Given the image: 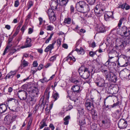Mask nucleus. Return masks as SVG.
Returning a JSON list of instances; mask_svg holds the SVG:
<instances>
[{
  "mask_svg": "<svg viewBox=\"0 0 130 130\" xmlns=\"http://www.w3.org/2000/svg\"><path fill=\"white\" fill-rule=\"evenodd\" d=\"M94 68L90 65L88 68L81 67L78 70V72L80 76L83 78L87 79L90 75V72L93 71Z\"/></svg>",
  "mask_w": 130,
  "mask_h": 130,
  "instance_id": "f257e3e1",
  "label": "nucleus"
},
{
  "mask_svg": "<svg viewBox=\"0 0 130 130\" xmlns=\"http://www.w3.org/2000/svg\"><path fill=\"white\" fill-rule=\"evenodd\" d=\"M76 8L78 11L83 13L86 12L90 10L88 5L83 1H79L76 4Z\"/></svg>",
  "mask_w": 130,
  "mask_h": 130,
  "instance_id": "f03ea898",
  "label": "nucleus"
},
{
  "mask_svg": "<svg viewBox=\"0 0 130 130\" xmlns=\"http://www.w3.org/2000/svg\"><path fill=\"white\" fill-rule=\"evenodd\" d=\"M116 61L118 62V65L121 67H125L129 64L126 56L122 55L119 56Z\"/></svg>",
  "mask_w": 130,
  "mask_h": 130,
  "instance_id": "7ed1b4c3",
  "label": "nucleus"
},
{
  "mask_svg": "<svg viewBox=\"0 0 130 130\" xmlns=\"http://www.w3.org/2000/svg\"><path fill=\"white\" fill-rule=\"evenodd\" d=\"M72 95L73 96H77L80 93L82 90L79 86L77 85L73 86L71 88Z\"/></svg>",
  "mask_w": 130,
  "mask_h": 130,
  "instance_id": "20e7f679",
  "label": "nucleus"
},
{
  "mask_svg": "<svg viewBox=\"0 0 130 130\" xmlns=\"http://www.w3.org/2000/svg\"><path fill=\"white\" fill-rule=\"evenodd\" d=\"M117 50L116 48H114L112 49L108 53V56L109 59H108V61L109 59H111L115 57H118V54L117 51Z\"/></svg>",
  "mask_w": 130,
  "mask_h": 130,
  "instance_id": "39448f33",
  "label": "nucleus"
},
{
  "mask_svg": "<svg viewBox=\"0 0 130 130\" xmlns=\"http://www.w3.org/2000/svg\"><path fill=\"white\" fill-rule=\"evenodd\" d=\"M17 94L19 98L21 100H25L27 96V93L24 90H19Z\"/></svg>",
  "mask_w": 130,
  "mask_h": 130,
  "instance_id": "423d86ee",
  "label": "nucleus"
},
{
  "mask_svg": "<svg viewBox=\"0 0 130 130\" xmlns=\"http://www.w3.org/2000/svg\"><path fill=\"white\" fill-rule=\"evenodd\" d=\"M85 105L87 110L89 111L92 110L94 107L93 100L87 99L85 102Z\"/></svg>",
  "mask_w": 130,
  "mask_h": 130,
  "instance_id": "0eeeda50",
  "label": "nucleus"
},
{
  "mask_svg": "<svg viewBox=\"0 0 130 130\" xmlns=\"http://www.w3.org/2000/svg\"><path fill=\"white\" fill-rule=\"evenodd\" d=\"M127 125V122L123 119H121L119 121L118 123V127L120 129L125 128Z\"/></svg>",
  "mask_w": 130,
  "mask_h": 130,
  "instance_id": "6e6552de",
  "label": "nucleus"
},
{
  "mask_svg": "<svg viewBox=\"0 0 130 130\" xmlns=\"http://www.w3.org/2000/svg\"><path fill=\"white\" fill-rule=\"evenodd\" d=\"M122 36L128 37L130 39V29L129 30L125 26L122 27Z\"/></svg>",
  "mask_w": 130,
  "mask_h": 130,
  "instance_id": "1a4fd4ad",
  "label": "nucleus"
},
{
  "mask_svg": "<svg viewBox=\"0 0 130 130\" xmlns=\"http://www.w3.org/2000/svg\"><path fill=\"white\" fill-rule=\"evenodd\" d=\"M101 72L103 73L104 75L105 76V77L106 79L109 81L110 78L112 74L113 73L111 72L108 69L107 70L102 69L101 70Z\"/></svg>",
  "mask_w": 130,
  "mask_h": 130,
  "instance_id": "9d476101",
  "label": "nucleus"
},
{
  "mask_svg": "<svg viewBox=\"0 0 130 130\" xmlns=\"http://www.w3.org/2000/svg\"><path fill=\"white\" fill-rule=\"evenodd\" d=\"M98 81L96 83V85L100 87H103L105 83V81L104 79L99 77L98 78Z\"/></svg>",
  "mask_w": 130,
  "mask_h": 130,
  "instance_id": "9b49d317",
  "label": "nucleus"
},
{
  "mask_svg": "<svg viewBox=\"0 0 130 130\" xmlns=\"http://www.w3.org/2000/svg\"><path fill=\"white\" fill-rule=\"evenodd\" d=\"M31 39L30 38H27L26 40L24 45L21 46V48H23L31 46Z\"/></svg>",
  "mask_w": 130,
  "mask_h": 130,
  "instance_id": "f8f14e48",
  "label": "nucleus"
},
{
  "mask_svg": "<svg viewBox=\"0 0 130 130\" xmlns=\"http://www.w3.org/2000/svg\"><path fill=\"white\" fill-rule=\"evenodd\" d=\"M97 32L99 33L104 32L106 31L105 28L103 25L100 24L97 27Z\"/></svg>",
  "mask_w": 130,
  "mask_h": 130,
  "instance_id": "ddd939ff",
  "label": "nucleus"
},
{
  "mask_svg": "<svg viewBox=\"0 0 130 130\" xmlns=\"http://www.w3.org/2000/svg\"><path fill=\"white\" fill-rule=\"evenodd\" d=\"M130 41V40L127 38L123 39L121 42V44L120 46L121 47L125 46L126 45L128 44Z\"/></svg>",
  "mask_w": 130,
  "mask_h": 130,
  "instance_id": "4468645a",
  "label": "nucleus"
},
{
  "mask_svg": "<svg viewBox=\"0 0 130 130\" xmlns=\"http://www.w3.org/2000/svg\"><path fill=\"white\" fill-rule=\"evenodd\" d=\"M7 109V106L5 104H0V113H2L5 112Z\"/></svg>",
  "mask_w": 130,
  "mask_h": 130,
  "instance_id": "2eb2a0df",
  "label": "nucleus"
},
{
  "mask_svg": "<svg viewBox=\"0 0 130 130\" xmlns=\"http://www.w3.org/2000/svg\"><path fill=\"white\" fill-rule=\"evenodd\" d=\"M66 60L70 64H72V63L75 62L76 61V59L74 57L72 58L71 57L68 56L66 58Z\"/></svg>",
  "mask_w": 130,
  "mask_h": 130,
  "instance_id": "dca6fc26",
  "label": "nucleus"
},
{
  "mask_svg": "<svg viewBox=\"0 0 130 130\" xmlns=\"http://www.w3.org/2000/svg\"><path fill=\"white\" fill-rule=\"evenodd\" d=\"M13 118L10 115H7L4 118V121L6 122L8 124H10L12 122V120Z\"/></svg>",
  "mask_w": 130,
  "mask_h": 130,
  "instance_id": "f3484780",
  "label": "nucleus"
},
{
  "mask_svg": "<svg viewBox=\"0 0 130 130\" xmlns=\"http://www.w3.org/2000/svg\"><path fill=\"white\" fill-rule=\"evenodd\" d=\"M57 3L61 6H65L67 4L69 0H56Z\"/></svg>",
  "mask_w": 130,
  "mask_h": 130,
  "instance_id": "a211bd4d",
  "label": "nucleus"
},
{
  "mask_svg": "<svg viewBox=\"0 0 130 130\" xmlns=\"http://www.w3.org/2000/svg\"><path fill=\"white\" fill-rule=\"evenodd\" d=\"M113 13L112 12H108L104 16V19L106 21L108 20L109 18L112 17Z\"/></svg>",
  "mask_w": 130,
  "mask_h": 130,
  "instance_id": "6ab92c4d",
  "label": "nucleus"
},
{
  "mask_svg": "<svg viewBox=\"0 0 130 130\" xmlns=\"http://www.w3.org/2000/svg\"><path fill=\"white\" fill-rule=\"evenodd\" d=\"M32 93L34 95H38L39 94L38 89L36 87H34L32 90Z\"/></svg>",
  "mask_w": 130,
  "mask_h": 130,
  "instance_id": "aec40b11",
  "label": "nucleus"
},
{
  "mask_svg": "<svg viewBox=\"0 0 130 130\" xmlns=\"http://www.w3.org/2000/svg\"><path fill=\"white\" fill-rule=\"evenodd\" d=\"M58 3H57L56 1L52 2L50 4V6L52 9L54 10H56L57 9V5Z\"/></svg>",
  "mask_w": 130,
  "mask_h": 130,
  "instance_id": "412c9836",
  "label": "nucleus"
},
{
  "mask_svg": "<svg viewBox=\"0 0 130 130\" xmlns=\"http://www.w3.org/2000/svg\"><path fill=\"white\" fill-rule=\"evenodd\" d=\"M17 72V71L15 70L14 71H11L7 74L8 78H12L13 77L14 75H15Z\"/></svg>",
  "mask_w": 130,
  "mask_h": 130,
  "instance_id": "4be33fe9",
  "label": "nucleus"
},
{
  "mask_svg": "<svg viewBox=\"0 0 130 130\" xmlns=\"http://www.w3.org/2000/svg\"><path fill=\"white\" fill-rule=\"evenodd\" d=\"M75 50L77 52L78 54L79 55H82L84 54L85 53V51L81 47L79 49L78 48H76Z\"/></svg>",
  "mask_w": 130,
  "mask_h": 130,
  "instance_id": "5701e85b",
  "label": "nucleus"
},
{
  "mask_svg": "<svg viewBox=\"0 0 130 130\" xmlns=\"http://www.w3.org/2000/svg\"><path fill=\"white\" fill-rule=\"evenodd\" d=\"M99 6V5H97L96 6L94 9L95 12V13L96 15L98 17H100L102 15L99 12V11H97L98 10V8Z\"/></svg>",
  "mask_w": 130,
  "mask_h": 130,
  "instance_id": "b1692460",
  "label": "nucleus"
},
{
  "mask_svg": "<svg viewBox=\"0 0 130 130\" xmlns=\"http://www.w3.org/2000/svg\"><path fill=\"white\" fill-rule=\"evenodd\" d=\"M40 127V129L43 128L44 126H47V125L46 123L44 120H43L40 123L39 125Z\"/></svg>",
  "mask_w": 130,
  "mask_h": 130,
  "instance_id": "393cba45",
  "label": "nucleus"
},
{
  "mask_svg": "<svg viewBox=\"0 0 130 130\" xmlns=\"http://www.w3.org/2000/svg\"><path fill=\"white\" fill-rule=\"evenodd\" d=\"M71 22V19L69 18H66L64 19L63 23L65 24H70Z\"/></svg>",
  "mask_w": 130,
  "mask_h": 130,
  "instance_id": "a878e982",
  "label": "nucleus"
},
{
  "mask_svg": "<svg viewBox=\"0 0 130 130\" xmlns=\"http://www.w3.org/2000/svg\"><path fill=\"white\" fill-rule=\"evenodd\" d=\"M70 117L68 116L66 117L64 119V121L65 122H64V124L66 125L68 124L69 123V120L70 119Z\"/></svg>",
  "mask_w": 130,
  "mask_h": 130,
  "instance_id": "bb28decb",
  "label": "nucleus"
},
{
  "mask_svg": "<svg viewBox=\"0 0 130 130\" xmlns=\"http://www.w3.org/2000/svg\"><path fill=\"white\" fill-rule=\"evenodd\" d=\"M29 64L28 62L25 61L24 60L22 62V63L21 64V68H23L27 66Z\"/></svg>",
  "mask_w": 130,
  "mask_h": 130,
  "instance_id": "cd10ccee",
  "label": "nucleus"
},
{
  "mask_svg": "<svg viewBox=\"0 0 130 130\" xmlns=\"http://www.w3.org/2000/svg\"><path fill=\"white\" fill-rule=\"evenodd\" d=\"M47 13L48 14L49 17H52L55 15L54 12L52 9H48Z\"/></svg>",
  "mask_w": 130,
  "mask_h": 130,
  "instance_id": "c85d7f7f",
  "label": "nucleus"
},
{
  "mask_svg": "<svg viewBox=\"0 0 130 130\" xmlns=\"http://www.w3.org/2000/svg\"><path fill=\"white\" fill-rule=\"evenodd\" d=\"M92 118L95 120L96 119L97 117V115L96 113L94 110H93L92 111Z\"/></svg>",
  "mask_w": 130,
  "mask_h": 130,
  "instance_id": "c756f323",
  "label": "nucleus"
},
{
  "mask_svg": "<svg viewBox=\"0 0 130 130\" xmlns=\"http://www.w3.org/2000/svg\"><path fill=\"white\" fill-rule=\"evenodd\" d=\"M10 47L11 46H7L4 51V52L3 54V56L6 53H7L9 51Z\"/></svg>",
  "mask_w": 130,
  "mask_h": 130,
  "instance_id": "7c9ffc66",
  "label": "nucleus"
},
{
  "mask_svg": "<svg viewBox=\"0 0 130 130\" xmlns=\"http://www.w3.org/2000/svg\"><path fill=\"white\" fill-rule=\"evenodd\" d=\"M110 78L109 80H110L112 82L116 81L117 80L116 76L115 75L113 74V73L111 75Z\"/></svg>",
  "mask_w": 130,
  "mask_h": 130,
  "instance_id": "2f4dec72",
  "label": "nucleus"
},
{
  "mask_svg": "<svg viewBox=\"0 0 130 130\" xmlns=\"http://www.w3.org/2000/svg\"><path fill=\"white\" fill-rule=\"evenodd\" d=\"M50 92L46 90L45 93L44 95V98H46V100H48L49 98Z\"/></svg>",
  "mask_w": 130,
  "mask_h": 130,
  "instance_id": "473e14b6",
  "label": "nucleus"
},
{
  "mask_svg": "<svg viewBox=\"0 0 130 130\" xmlns=\"http://www.w3.org/2000/svg\"><path fill=\"white\" fill-rule=\"evenodd\" d=\"M117 32L118 34L122 36V27L121 28H118L117 29Z\"/></svg>",
  "mask_w": 130,
  "mask_h": 130,
  "instance_id": "72a5a7b5",
  "label": "nucleus"
},
{
  "mask_svg": "<svg viewBox=\"0 0 130 130\" xmlns=\"http://www.w3.org/2000/svg\"><path fill=\"white\" fill-rule=\"evenodd\" d=\"M124 20V18L123 17L122 18L120 19L119 21V22L118 24V27H121L123 21Z\"/></svg>",
  "mask_w": 130,
  "mask_h": 130,
  "instance_id": "f704fd0d",
  "label": "nucleus"
},
{
  "mask_svg": "<svg viewBox=\"0 0 130 130\" xmlns=\"http://www.w3.org/2000/svg\"><path fill=\"white\" fill-rule=\"evenodd\" d=\"M56 41L54 40L52 41V44H50L48 46L51 50L54 48V45L56 43Z\"/></svg>",
  "mask_w": 130,
  "mask_h": 130,
  "instance_id": "c9c22d12",
  "label": "nucleus"
},
{
  "mask_svg": "<svg viewBox=\"0 0 130 130\" xmlns=\"http://www.w3.org/2000/svg\"><path fill=\"white\" fill-rule=\"evenodd\" d=\"M77 110L79 113L80 115L82 116V115H83L84 114V109L82 108L78 109H77Z\"/></svg>",
  "mask_w": 130,
  "mask_h": 130,
  "instance_id": "e433bc0d",
  "label": "nucleus"
},
{
  "mask_svg": "<svg viewBox=\"0 0 130 130\" xmlns=\"http://www.w3.org/2000/svg\"><path fill=\"white\" fill-rule=\"evenodd\" d=\"M37 71V70L36 67L32 66L31 67V72L32 74L34 75Z\"/></svg>",
  "mask_w": 130,
  "mask_h": 130,
  "instance_id": "4c0bfd02",
  "label": "nucleus"
},
{
  "mask_svg": "<svg viewBox=\"0 0 130 130\" xmlns=\"http://www.w3.org/2000/svg\"><path fill=\"white\" fill-rule=\"evenodd\" d=\"M38 20L39 22V25H41L42 24H44L45 21V20H43V19L41 17H39L38 18Z\"/></svg>",
  "mask_w": 130,
  "mask_h": 130,
  "instance_id": "58836bf2",
  "label": "nucleus"
},
{
  "mask_svg": "<svg viewBox=\"0 0 130 130\" xmlns=\"http://www.w3.org/2000/svg\"><path fill=\"white\" fill-rule=\"evenodd\" d=\"M71 81L75 84H77L79 83L80 81L78 80H76L74 78L72 77L71 78Z\"/></svg>",
  "mask_w": 130,
  "mask_h": 130,
  "instance_id": "ea45409f",
  "label": "nucleus"
},
{
  "mask_svg": "<svg viewBox=\"0 0 130 130\" xmlns=\"http://www.w3.org/2000/svg\"><path fill=\"white\" fill-rule=\"evenodd\" d=\"M39 81L41 83H43L46 82H47L49 81L48 79H47L45 77H44L43 79H40Z\"/></svg>",
  "mask_w": 130,
  "mask_h": 130,
  "instance_id": "a19ab883",
  "label": "nucleus"
},
{
  "mask_svg": "<svg viewBox=\"0 0 130 130\" xmlns=\"http://www.w3.org/2000/svg\"><path fill=\"white\" fill-rule=\"evenodd\" d=\"M49 18L50 21L52 22L54 21L56 19V18L55 15L49 17Z\"/></svg>",
  "mask_w": 130,
  "mask_h": 130,
  "instance_id": "79ce46f5",
  "label": "nucleus"
},
{
  "mask_svg": "<svg viewBox=\"0 0 130 130\" xmlns=\"http://www.w3.org/2000/svg\"><path fill=\"white\" fill-rule=\"evenodd\" d=\"M53 29V27L50 25L48 26L47 27L46 30H47L52 31Z\"/></svg>",
  "mask_w": 130,
  "mask_h": 130,
  "instance_id": "37998d69",
  "label": "nucleus"
},
{
  "mask_svg": "<svg viewBox=\"0 0 130 130\" xmlns=\"http://www.w3.org/2000/svg\"><path fill=\"white\" fill-rule=\"evenodd\" d=\"M53 34L52 33L51 34L49 37L48 39L45 41V43H48L51 40L53 36Z\"/></svg>",
  "mask_w": 130,
  "mask_h": 130,
  "instance_id": "c03bdc74",
  "label": "nucleus"
},
{
  "mask_svg": "<svg viewBox=\"0 0 130 130\" xmlns=\"http://www.w3.org/2000/svg\"><path fill=\"white\" fill-rule=\"evenodd\" d=\"M33 3L31 1L29 2L28 3V9H29L33 5Z\"/></svg>",
  "mask_w": 130,
  "mask_h": 130,
  "instance_id": "a18cd8bd",
  "label": "nucleus"
},
{
  "mask_svg": "<svg viewBox=\"0 0 130 130\" xmlns=\"http://www.w3.org/2000/svg\"><path fill=\"white\" fill-rule=\"evenodd\" d=\"M64 6H61V5H60V4H58L57 7V9H58V10L60 11H61L62 10V7H63Z\"/></svg>",
  "mask_w": 130,
  "mask_h": 130,
  "instance_id": "49530a36",
  "label": "nucleus"
},
{
  "mask_svg": "<svg viewBox=\"0 0 130 130\" xmlns=\"http://www.w3.org/2000/svg\"><path fill=\"white\" fill-rule=\"evenodd\" d=\"M53 97L55 101L59 97V95L58 93H56L53 95Z\"/></svg>",
  "mask_w": 130,
  "mask_h": 130,
  "instance_id": "de8ad7c7",
  "label": "nucleus"
},
{
  "mask_svg": "<svg viewBox=\"0 0 130 130\" xmlns=\"http://www.w3.org/2000/svg\"><path fill=\"white\" fill-rule=\"evenodd\" d=\"M57 56V55H55L53 56H52L50 59V60L51 61L55 60Z\"/></svg>",
  "mask_w": 130,
  "mask_h": 130,
  "instance_id": "09e8293b",
  "label": "nucleus"
},
{
  "mask_svg": "<svg viewBox=\"0 0 130 130\" xmlns=\"http://www.w3.org/2000/svg\"><path fill=\"white\" fill-rule=\"evenodd\" d=\"M88 3L90 5H92L95 2V0H86Z\"/></svg>",
  "mask_w": 130,
  "mask_h": 130,
  "instance_id": "8fccbe9b",
  "label": "nucleus"
},
{
  "mask_svg": "<svg viewBox=\"0 0 130 130\" xmlns=\"http://www.w3.org/2000/svg\"><path fill=\"white\" fill-rule=\"evenodd\" d=\"M34 98L35 97L34 96H32L31 97L29 96V98L28 99L30 102H35V100Z\"/></svg>",
  "mask_w": 130,
  "mask_h": 130,
  "instance_id": "3c124183",
  "label": "nucleus"
},
{
  "mask_svg": "<svg viewBox=\"0 0 130 130\" xmlns=\"http://www.w3.org/2000/svg\"><path fill=\"white\" fill-rule=\"evenodd\" d=\"M126 5V3H125L122 5H120L119 6V8H122V9H124L125 8V6Z\"/></svg>",
  "mask_w": 130,
  "mask_h": 130,
  "instance_id": "603ef678",
  "label": "nucleus"
},
{
  "mask_svg": "<svg viewBox=\"0 0 130 130\" xmlns=\"http://www.w3.org/2000/svg\"><path fill=\"white\" fill-rule=\"evenodd\" d=\"M96 53L92 51H90L89 52V54L90 56L91 57H93V56L96 54Z\"/></svg>",
  "mask_w": 130,
  "mask_h": 130,
  "instance_id": "864d4df0",
  "label": "nucleus"
},
{
  "mask_svg": "<svg viewBox=\"0 0 130 130\" xmlns=\"http://www.w3.org/2000/svg\"><path fill=\"white\" fill-rule=\"evenodd\" d=\"M51 50L50 48L48 46H47L44 50V52H47L49 51H51Z\"/></svg>",
  "mask_w": 130,
  "mask_h": 130,
  "instance_id": "5fc2aeb1",
  "label": "nucleus"
},
{
  "mask_svg": "<svg viewBox=\"0 0 130 130\" xmlns=\"http://www.w3.org/2000/svg\"><path fill=\"white\" fill-rule=\"evenodd\" d=\"M19 5V1L18 0L15 1L14 3V6L17 7Z\"/></svg>",
  "mask_w": 130,
  "mask_h": 130,
  "instance_id": "6e6d98bb",
  "label": "nucleus"
},
{
  "mask_svg": "<svg viewBox=\"0 0 130 130\" xmlns=\"http://www.w3.org/2000/svg\"><path fill=\"white\" fill-rule=\"evenodd\" d=\"M38 65V63L37 61H34L33 63V66L36 67H37Z\"/></svg>",
  "mask_w": 130,
  "mask_h": 130,
  "instance_id": "4d7b16f0",
  "label": "nucleus"
},
{
  "mask_svg": "<svg viewBox=\"0 0 130 130\" xmlns=\"http://www.w3.org/2000/svg\"><path fill=\"white\" fill-rule=\"evenodd\" d=\"M70 9L71 13L74 12V8L73 5H71V6Z\"/></svg>",
  "mask_w": 130,
  "mask_h": 130,
  "instance_id": "13d9d810",
  "label": "nucleus"
},
{
  "mask_svg": "<svg viewBox=\"0 0 130 130\" xmlns=\"http://www.w3.org/2000/svg\"><path fill=\"white\" fill-rule=\"evenodd\" d=\"M78 119V121H79V122L80 123H81L82 124H83L85 123V121L84 120H83V122H82V121L80 120V119H81L80 118H79L78 117L77 118Z\"/></svg>",
  "mask_w": 130,
  "mask_h": 130,
  "instance_id": "bf43d9fd",
  "label": "nucleus"
},
{
  "mask_svg": "<svg viewBox=\"0 0 130 130\" xmlns=\"http://www.w3.org/2000/svg\"><path fill=\"white\" fill-rule=\"evenodd\" d=\"M57 46L59 47L61 44V41L59 40H57Z\"/></svg>",
  "mask_w": 130,
  "mask_h": 130,
  "instance_id": "052dcab7",
  "label": "nucleus"
},
{
  "mask_svg": "<svg viewBox=\"0 0 130 130\" xmlns=\"http://www.w3.org/2000/svg\"><path fill=\"white\" fill-rule=\"evenodd\" d=\"M31 17V13L30 12L29 13L28 15H27V18L26 19V20H28Z\"/></svg>",
  "mask_w": 130,
  "mask_h": 130,
  "instance_id": "680f3d73",
  "label": "nucleus"
},
{
  "mask_svg": "<svg viewBox=\"0 0 130 130\" xmlns=\"http://www.w3.org/2000/svg\"><path fill=\"white\" fill-rule=\"evenodd\" d=\"M43 67V65L42 64H40L37 68V69L39 70H41Z\"/></svg>",
  "mask_w": 130,
  "mask_h": 130,
  "instance_id": "e2e57ef3",
  "label": "nucleus"
},
{
  "mask_svg": "<svg viewBox=\"0 0 130 130\" xmlns=\"http://www.w3.org/2000/svg\"><path fill=\"white\" fill-rule=\"evenodd\" d=\"M19 31V30H17L13 36V37L16 36L18 34Z\"/></svg>",
  "mask_w": 130,
  "mask_h": 130,
  "instance_id": "0e129e2a",
  "label": "nucleus"
},
{
  "mask_svg": "<svg viewBox=\"0 0 130 130\" xmlns=\"http://www.w3.org/2000/svg\"><path fill=\"white\" fill-rule=\"evenodd\" d=\"M49 127L51 128L52 130H54V129L55 127L52 124H51L49 125Z\"/></svg>",
  "mask_w": 130,
  "mask_h": 130,
  "instance_id": "69168bd1",
  "label": "nucleus"
},
{
  "mask_svg": "<svg viewBox=\"0 0 130 130\" xmlns=\"http://www.w3.org/2000/svg\"><path fill=\"white\" fill-rule=\"evenodd\" d=\"M119 104V103L118 102H117L116 103H114L112 105V108H113L118 105Z\"/></svg>",
  "mask_w": 130,
  "mask_h": 130,
  "instance_id": "338daca9",
  "label": "nucleus"
},
{
  "mask_svg": "<svg viewBox=\"0 0 130 130\" xmlns=\"http://www.w3.org/2000/svg\"><path fill=\"white\" fill-rule=\"evenodd\" d=\"M62 46L63 47L66 49H67L68 47L67 45L66 44H63L62 45Z\"/></svg>",
  "mask_w": 130,
  "mask_h": 130,
  "instance_id": "774afa93",
  "label": "nucleus"
}]
</instances>
